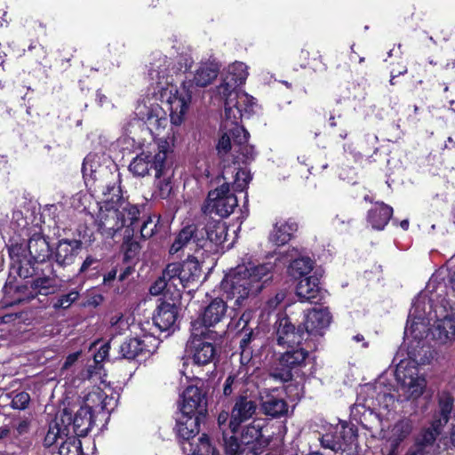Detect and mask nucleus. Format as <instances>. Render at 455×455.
Instances as JSON below:
<instances>
[{"label":"nucleus","mask_w":455,"mask_h":455,"mask_svg":"<svg viewBox=\"0 0 455 455\" xmlns=\"http://www.w3.org/2000/svg\"><path fill=\"white\" fill-rule=\"evenodd\" d=\"M138 115L154 136L159 135L167 126L166 111L157 103L144 106L143 108L139 110Z\"/></svg>","instance_id":"nucleus-18"},{"label":"nucleus","mask_w":455,"mask_h":455,"mask_svg":"<svg viewBox=\"0 0 455 455\" xmlns=\"http://www.w3.org/2000/svg\"><path fill=\"white\" fill-rule=\"evenodd\" d=\"M179 307L175 303L159 300L154 315L153 323L160 331L173 332L178 329Z\"/></svg>","instance_id":"nucleus-15"},{"label":"nucleus","mask_w":455,"mask_h":455,"mask_svg":"<svg viewBox=\"0 0 455 455\" xmlns=\"http://www.w3.org/2000/svg\"><path fill=\"white\" fill-rule=\"evenodd\" d=\"M273 265H240L226 275L222 289L228 299H235V306H242L250 296L258 294L272 279Z\"/></svg>","instance_id":"nucleus-2"},{"label":"nucleus","mask_w":455,"mask_h":455,"mask_svg":"<svg viewBox=\"0 0 455 455\" xmlns=\"http://www.w3.org/2000/svg\"><path fill=\"white\" fill-rule=\"evenodd\" d=\"M110 349V345L105 343L101 345L98 352L93 356L94 368H102L101 363L106 359Z\"/></svg>","instance_id":"nucleus-58"},{"label":"nucleus","mask_w":455,"mask_h":455,"mask_svg":"<svg viewBox=\"0 0 455 455\" xmlns=\"http://www.w3.org/2000/svg\"><path fill=\"white\" fill-rule=\"evenodd\" d=\"M94 416L86 409L80 407L72 420L74 433L78 436L87 435L94 426Z\"/></svg>","instance_id":"nucleus-40"},{"label":"nucleus","mask_w":455,"mask_h":455,"mask_svg":"<svg viewBox=\"0 0 455 455\" xmlns=\"http://www.w3.org/2000/svg\"><path fill=\"white\" fill-rule=\"evenodd\" d=\"M255 399L247 395H240L235 400L228 421V428L236 433L240 426L252 418L257 411Z\"/></svg>","instance_id":"nucleus-14"},{"label":"nucleus","mask_w":455,"mask_h":455,"mask_svg":"<svg viewBox=\"0 0 455 455\" xmlns=\"http://www.w3.org/2000/svg\"><path fill=\"white\" fill-rule=\"evenodd\" d=\"M296 293L301 302L317 303L323 298L319 280L314 275L300 279L296 287Z\"/></svg>","instance_id":"nucleus-25"},{"label":"nucleus","mask_w":455,"mask_h":455,"mask_svg":"<svg viewBox=\"0 0 455 455\" xmlns=\"http://www.w3.org/2000/svg\"><path fill=\"white\" fill-rule=\"evenodd\" d=\"M447 286L451 289L452 295L455 297V266L448 269Z\"/></svg>","instance_id":"nucleus-63"},{"label":"nucleus","mask_w":455,"mask_h":455,"mask_svg":"<svg viewBox=\"0 0 455 455\" xmlns=\"http://www.w3.org/2000/svg\"><path fill=\"white\" fill-rule=\"evenodd\" d=\"M80 355L81 352L79 351L68 355L65 360V363H63L61 371H64L65 370H68L70 366H72L78 360Z\"/></svg>","instance_id":"nucleus-64"},{"label":"nucleus","mask_w":455,"mask_h":455,"mask_svg":"<svg viewBox=\"0 0 455 455\" xmlns=\"http://www.w3.org/2000/svg\"><path fill=\"white\" fill-rule=\"evenodd\" d=\"M260 410L272 419L286 418L290 415L287 401L276 394V390H265L260 394Z\"/></svg>","instance_id":"nucleus-16"},{"label":"nucleus","mask_w":455,"mask_h":455,"mask_svg":"<svg viewBox=\"0 0 455 455\" xmlns=\"http://www.w3.org/2000/svg\"><path fill=\"white\" fill-rule=\"evenodd\" d=\"M357 437L356 427L350 423L341 421L335 427H331L326 433L319 438L321 446L335 452L344 451L353 443Z\"/></svg>","instance_id":"nucleus-10"},{"label":"nucleus","mask_w":455,"mask_h":455,"mask_svg":"<svg viewBox=\"0 0 455 455\" xmlns=\"http://www.w3.org/2000/svg\"><path fill=\"white\" fill-rule=\"evenodd\" d=\"M276 364L270 371V377L281 382H287L292 379V370L305 364L308 355L307 348L300 346L286 347Z\"/></svg>","instance_id":"nucleus-9"},{"label":"nucleus","mask_w":455,"mask_h":455,"mask_svg":"<svg viewBox=\"0 0 455 455\" xmlns=\"http://www.w3.org/2000/svg\"><path fill=\"white\" fill-rule=\"evenodd\" d=\"M95 155H88L83 163L82 172L86 188L96 196H101L95 219L97 231L105 238H113L125 226L124 212L117 208L122 201L120 174L100 164Z\"/></svg>","instance_id":"nucleus-1"},{"label":"nucleus","mask_w":455,"mask_h":455,"mask_svg":"<svg viewBox=\"0 0 455 455\" xmlns=\"http://www.w3.org/2000/svg\"><path fill=\"white\" fill-rule=\"evenodd\" d=\"M260 331L256 327L244 328L240 331V350L241 363L245 366L250 362L252 355L253 347H257V342L260 339Z\"/></svg>","instance_id":"nucleus-31"},{"label":"nucleus","mask_w":455,"mask_h":455,"mask_svg":"<svg viewBox=\"0 0 455 455\" xmlns=\"http://www.w3.org/2000/svg\"><path fill=\"white\" fill-rule=\"evenodd\" d=\"M249 132L243 127L233 130L235 147L234 164H247L253 161L257 152L252 145L248 144Z\"/></svg>","instance_id":"nucleus-19"},{"label":"nucleus","mask_w":455,"mask_h":455,"mask_svg":"<svg viewBox=\"0 0 455 455\" xmlns=\"http://www.w3.org/2000/svg\"><path fill=\"white\" fill-rule=\"evenodd\" d=\"M262 427L260 422L253 421L250 425L246 426L242 432L243 443L248 444L252 443L254 440H258L261 435Z\"/></svg>","instance_id":"nucleus-52"},{"label":"nucleus","mask_w":455,"mask_h":455,"mask_svg":"<svg viewBox=\"0 0 455 455\" xmlns=\"http://www.w3.org/2000/svg\"><path fill=\"white\" fill-rule=\"evenodd\" d=\"M225 99V116L222 123L223 130H228L233 135V130L237 127H243L239 124L244 116L243 108H241L235 101V98L228 92L227 95H220Z\"/></svg>","instance_id":"nucleus-28"},{"label":"nucleus","mask_w":455,"mask_h":455,"mask_svg":"<svg viewBox=\"0 0 455 455\" xmlns=\"http://www.w3.org/2000/svg\"><path fill=\"white\" fill-rule=\"evenodd\" d=\"M248 76L247 66L243 62H235L228 68L226 78L218 87L220 95H227L228 92L233 96V91L243 84Z\"/></svg>","instance_id":"nucleus-22"},{"label":"nucleus","mask_w":455,"mask_h":455,"mask_svg":"<svg viewBox=\"0 0 455 455\" xmlns=\"http://www.w3.org/2000/svg\"><path fill=\"white\" fill-rule=\"evenodd\" d=\"M100 266V260L97 258L89 255L82 263L78 274L84 275H92L99 271Z\"/></svg>","instance_id":"nucleus-55"},{"label":"nucleus","mask_w":455,"mask_h":455,"mask_svg":"<svg viewBox=\"0 0 455 455\" xmlns=\"http://www.w3.org/2000/svg\"><path fill=\"white\" fill-rule=\"evenodd\" d=\"M172 173L170 172V168L168 164H165V168L161 177L156 179V191L157 196L163 199L167 198L172 191Z\"/></svg>","instance_id":"nucleus-46"},{"label":"nucleus","mask_w":455,"mask_h":455,"mask_svg":"<svg viewBox=\"0 0 455 455\" xmlns=\"http://www.w3.org/2000/svg\"><path fill=\"white\" fill-rule=\"evenodd\" d=\"M331 321V313L327 308H313L305 316L303 323L307 339L322 337Z\"/></svg>","instance_id":"nucleus-17"},{"label":"nucleus","mask_w":455,"mask_h":455,"mask_svg":"<svg viewBox=\"0 0 455 455\" xmlns=\"http://www.w3.org/2000/svg\"><path fill=\"white\" fill-rule=\"evenodd\" d=\"M62 280L58 276L52 264L46 263L36 267V276L31 282V288L36 294L50 295L60 291Z\"/></svg>","instance_id":"nucleus-12"},{"label":"nucleus","mask_w":455,"mask_h":455,"mask_svg":"<svg viewBox=\"0 0 455 455\" xmlns=\"http://www.w3.org/2000/svg\"><path fill=\"white\" fill-rule=\"evenodd\" d=\"M29 430V423L27 420H20L14 426V435L16 437L28 433Z\"/></svg>","instance_id":"nucleus-62"},{"label":"nucleus","mask_w":455,"mask_h":455,"mask_svg":"<svg viewBox=\"0 0 455 455\" xmlns=\"http://www.w3.org/2000/svg\"><path fill=\"white\" fill-rule=\"evenodd\" d=\"M443 311L433 331L434 338L443 344L455 339V306L450 305L448 309L443 306Z\"/></svg>","instance_id":"nucleus-21"},{"label":"nucleus","mask_w":455,"mask_h":455,"mask_svg":"<svg viewBox=\"0 0 455 455\" xmlns=\"http://www.w3.org/2000/svg\"><path fill=\"white\" fill-rule=\"evenodd\" d=\"M351 413L355 418L357 413H362L359 421L365 429L373 430L381 427V417L370 408L356 403L352 407Z\"/></svg>","instance_id":"nucleus-39"},{"label":"nucleus","mask_w":455,"mask_h":455,"mask_svg":"<svg viewBox=\"0 0 455 455\" xmlns=\"http://www.w3.org/2000/svg\"><path fill=\"white\" fill-rule=\"evenodd\" d=\"M219 71V65L213 61L201 63L193 79L183 83L184 88L189 89L193 85L205 87L217 77Z\"/></svg>","instance_id":"nucleus-27"},{"label":"nucleus","mask_w":455,"mask_h":455,"mask_svg":"<svg viewBox=\"0 0 455 455\" xmlns=\"http://www.w3.org/2000/svg\"><path fill=\"white\" fill-rule=\"evenodd\" d=\"M60 455H83L81 441L76 436L65 438L59 447Z\"/></svg>","instance_id":"nucleus-47"},{"label":"nucleus","mask_w":455,"mask_h":455,"mask_svg":"<svg viewBox=\"0 0 455 455\" xmlns=\"http://www.w3.org/2000/svg\"><path fill=\"white\" fill-rule=\"evenodd\" d=\"M228 310L227 303L221 299H214L204 307L201 315V323L205 327L214 326L223 320Z\"/></svg>","instance_id":"nucleus-30"},{"label":"nucleus","mask_w":455,"mask_h":455,"mask_svg":"<svg viewBox=\"0 0 455 455\" xmlns=\"http://www.w3.org/2000/svg\"><path fill=\"white\" fill-rule=\"evenodd\" d=\"M167 150L164 146L152 151H142L130 163L129 170L136 176L144 177L150 170H155L156 179H159L167 163Z\"/></svg>","instance_id":"nucleus-8"},{"label":"nucleus","mask_w":455,"mask_h":455,"mask_svg":"<svg viewBox=\"0 0 455 455\" xmlns=\"http://www.w3.org/2000/svg\"><path fill=\"white\" fill-rule=\"evenodd\" d=\"M79 292L76 290L70 291L68 293L54 298L52 300V307L54 310L67 309L78 299Z\"/></svg>","instance_id":"nucleus-49"},{"label":"nucleus","mask_w":455,"mask_h":455,"mask_svg":"<svg viewBox=\"0 0 455 455\" xmlns=\"http://www.w3.org/2000/svg\"><path fill=\"white\" fill-rule=\"evenodd\" d=\"M150 337H145L143 339L138 338H131L126 339L119 348L122 358L132 360L136 356L143 353H152L154 347H149L146 342Z\"/></svg>","instance_id":"nucleus-36"},{"label":"nucleus","mask_w":455,"mask_h":455,"mask_svg":"<svg viewBox=\"0 0 455 455\" xmlns=\"http://www.w3.org/2000/svg\"><path fill=\"white\" fill-rule=\"evenodd\" d=\"M230 150L235 153V147L233 141V136L229 131L225 130V132L219 140L217 144V151L220 156H225Z\"/></svg>","instance_id":"nucleus-53"},{"label":"nucleus","mask_w":455,"mask_h":455,"mask_svg":"<svg viewBox=\"0 0 455 455\" xmlns=\"http://www.w3.org/2000/svg\"><path fill=\"white\" fill-rule=\"evenodd\" d=\"M198 232L203 236L205 243H200V249L208 251H216L222 245L228 236V227L220 220H209L206 224H197Z\"/></svg>","instance_id":"nucleus-13"},{"label":"nucleus","mask_w":455,"mask_h":455,"mask_svg":"<svg viewBox=\"0 0 455 455\" xmlns=\"http://www.w3.org/2000/svg\"><path fill=\"white\" fill-rule=\"evenodd\" d=\"M233 98H235V101L236 104L243 108V112L244 115L250 114L252 110V107L255 105V99L245 92H236L233 91Z\"/></svg>","instance_id":"nucleus-54"},{"label":"nucleus","mask_w":455,"mask_h":455,"mask_svg":"<svg viewBox=\"0 0 455 455\" xmlns=\"http://www.w3.org/2000/svg\"><path fill=\"white\" fill-rule=\"evenodd\" d=\"M296 222L289 220H279L275 222L269 235V241L275 245L280 246L287 243L297 231Z\"/></svg>","instance_id":"nucleus-33"},{"label":"nucleus","mask_w":455,"mask_h":455,"mask_svg":"<svg viewBox=\"0 0 455 455\" xmlns=\"http://www.w3.org/2000/svg\"><path fill=\"white\" fill-rule=\"evenodd\" d=\"M30 401V396L27 392H20L16 394L11 402V406L16 410H24L27 408Z\"/></svg>","instance_id":"nucleus-57"},{"label":"nucleus","mask_w":455,"mask_h":455,"mask_svg":"<svg viewBox=\"0 0 455 455\" xmlns=\"http://www.w3.org/2000/svg\"><path fill=\"white\" fill-rule=\"evenodd\" d=\"M393 215V208L384 203L375 204L368 212L367 220L373 229L382 230Z\"/></svg>","instance_id":"nucleus-35"},{"label":"nucleus","mask_w":455,"mask_h":455,"mask_svg":"<svg viewBox=\"0 0 455 455\" xmlns=\"http://www.w3.org/2000/svg\"><path fill=\"white\" fill-rule=\"evenodd\" d=\"M398 400L401 402L418 399L424 392L426 379L419 374L417 362L411 357L401 360L396 365Z\"/></svg>","instance_id":"nucleus-4"},{"label":"nucleus","mask_w":455,"mask_h":455,"mask_svg":"<svg viewBox=\"0 0 455 455\" xmlns=\"http://www.w3.org/2000/svg\"><path fill=\"white\" fill-rule=\"evenodd\" d=\"M443 426H435V421H432L431 427L424 430L418 439L417 444L419 449L417 451H427L432 447L436 440V437L440 435L442 427Z\"/></svg>","instance_id":"nucleus-45"},{"label":"nucleus","mask_w":455,"mask_h":455,"mask_svg":"<svg viewBox=\"0 0 455 455\" xmlns=\"http://www.w3.org/2000/svg\"><path fill=\"white\" fill-rule=\"evenodd\" d=\"M83 243L77 239H61L58 242L52 257L61 267L72 265L82 250Z\"/></svg>","instance_id":"nucleus-20"},{"label":"nucleus","mask_w":455,"mask_h":455,"mask_svg":"<svg viewBox=\"0 0 455 455\" xmlns=\"http://www.w3.org/2000/svg\"><path fill=\"white\" fill-rule=\"evenodd\" d=\"M180 446L185 455H218L215 447L212 445L205 434L198 438L197 443L180 442Z\"/></svg>","instance_id":"nucleus-38"},{"label":"nucleus","mask_w":455,"mask_h":455,"mask_svg":"<svg viewBox=\"0 0 455 455\" xmlns=\"http://www.w3.org/2000/svg\"><path fill=\"white\" fill-rule=\"evenodd\" d=\"M11 224L13 229L22 228L27 225V220L20 211L12 212Z\"/></svg>","instance_id":"nucleus-60"},{"label":"nucleus","mask_w":455,"mask_h":455,"mask_svg":"<svg viewBox=\"0 0 455 455\" xmlns=\"http://www.w3.org/2000/svg\"><path fill=\"white\" fill-rule=\"evenodd\" d=\"M28 250L31 258L42 265H45V260L51 255L49 242L40 233H35L29 237Z\"/></svg>","instance_id":"nucleus-32"},{"label":"nucleus","mask_w":455,"mask_h":455,"mask_svg":"<svg viewBox=\"0 0 455 455\" xmlns=\"http://www.w3.org/2000/svg\"><path fill=\"white\" fill-rule=\"evenodd\" d=\"M453 409V397L448 392H441L438 395V412L434 417L435 426H444L450 419Z\"/></svg>","instance_id":"nucleus-41"},{"label":"nucleus","mask_w":455,"mask_h":455,"mask_svg":"<svg viewBox=\"0 0 455 455\" xmlns=\"http://www.w3.org/2000/svg\"><path fill=\"white\" fill-rule=\"evenodd\" d=\"M199 415H184L181 413V417L177 420V435L182 439L181 442H191V439L199 433Z\"/></svg>","instance_id":"nucleus-34"},{"label":"nucleus","mask_w":455,"mask_h":455,"mask_svg":"<svg viewBox=\"0 0 455 455\" xmlns=\"http://www.w3.org/2000/svg\"><path fill=\"white\" fill-rule=\"evenodd\" d=\"M169 60L166 56H160L150 64L148 76L152 85H156L158 92H169L167 104L170 110V122L174 126H180L185 120V115L191 102V94L188 92H173L172 80L168 76Z\"/></svg>","instance_id":"nucleus-3"},{"label":"nucleus","mask_w":455,"mask_h":455,"mask_svg":"<svg viewBox=\"0 0 455 455\" xmlns=\"http://www.w3.org/2000/svg\"><path fill=\"white\" fill-rule=\"evenodd\" d=\"M180 411L184 415L202 414L204 411V396L200 388L195 386H188L182 394Z\"/></svg>","instance_id":"nucleus-24"},{"label":"nucleus","mask_w":455,"mask_h":455,"mask_svg":"<svg viewBox=\"0 0 455 455\" xmlns=\"http://www.w3.org/2000/svg\"><path fill=\"white\" fill-rule=\"evenodd\" d=\"M113 397H108L100 388L97 387L89 392L83 400L81 408L86 409L92 414H99L104 411H110V403Z\"/></svg>","instance_id":"nucleus-26"},{"label":"nucleus","mask_w":455,"mask_h":455,"mask_svg":"<svg viewBox=\"0 0 455 455\" xmlns=\"http://www.w3.org/2000/svg\"><path fill=\"white\" fill-rule=\"evenodd\" d=\"M288 254V257L291 260L288 267L290 275L296 279L307 277V275L313 269V260L307 256L301 255V253L294 248L289 251Z\"/></svg>","instance_id":"nucleus-29"},{"label":"nucleus","mask_w":455,"mask_h":455,"mask_svg":"<svg viewBox=\"0 0 455 455\" xmlns=\"http://www.w3.org/2000/svg\"><path fill=\"white\" fill-rule=\"evenodd\" d=\"M275 340L283 347L300 346L302 341H307L303 329L295 327L287 315L279 316L275 323Z\"/></svg>","instance_id":"nucleus-11"},{"label":"nucleus","mask_w":455,"mask_h":455,"mask_svg":"<svg viewBox=\"0 0 455 455\" xmlns=\"http://www.w3.org/2000/svg\"><path fill=\"white\" fill-rule=\"evenodd\" d=\"M411 430L412 425L409 419H401L393 426L390 435L387 438V442L393 451L409 436Z\"/></svg>","instance_id":"nucleus-42"},{"label":"nucleus","mask_w":455,"mask_h":455,"mask_svg":"<svg viewBox=\"0 0 455 455\" xmlns=\"http://www.w3.org/2000/svg\"><path fill=\"white\" fill-rule=\"evenodd\" d=\"M439 317L441 314L434 308L431 299L426 296L416 299L409 312L404 335L420 339L430 321L436 319L438 323Z\"/></svg>","instance_id":"nucleus-5"},{"label":"nucleus","mask_w":455,"mask_h":455,"mask_svg":"<svg viewBox=\"0 0 455 455\" xmlns=\"http://www.w3.org/2000/svg\"><path fill=\"white\" fill-rule=\"evenodd\" d=\"M249 376V369L246 366H241L236 374L229 375L225 381L223 393L226 396L233 394V392L243 385Z\"/></svg>","instance_id":"nucleus-44"},{"label":"nucleus","mask_w":455,"mask_h":455,"mask_svg":"<svg viewBox=\"0 0 455 455\" xmlns=\"http://www.w3.org/2000/svg\"><path fill=\"white\" fill-rule=\"evenodd\" d=\"M167 287H170V283L162 275L150 287V292L153 295H157V294L161 293Z\"/></svg>","instance_id":"nucleus-61"},{"label":"nucleus","mask_w":455,"mask_h":455,"mask_svg":"<svg viewBox=\"0 0 455 455\" xmlns=\"http://www.w3.org/2000/svg\"><path fill=\"white\" fill-rule=\"evenodd\" d=\"M180 267V262H173L170 263L166 266L164 270L163 271L162 275L166 281L170 283V288L173 287L177 291H180L179 288V272Z\"/></svg>","instance_id":"nucleus-51"},{"label":"nucleus","mask_w":455,"mask_h":455,"mask_svg":"<svg viewBox=\"0 0 455 455\" xmlns=\"http://www.w3.org/2000/svg\"><path fill=\"white\" fill-rule=\"evenodd\" d=\"M68 427H61L58 419H56L49 424V428L44 437V445L51 447L58 444L59 441L62 442L68 436Z\"/></svg>","instance_id":"nucleus-43"},{"label":"nucleus","mask_w":455,"mask_h":455,"mask_svg":"<svg viewBox=\"0 0 455 455\" xmlns=\"http://www.w3.org/2000/svg\"><path fill=\"white\" fill-rule=\"evenodd\" d=\"M250 180V174L245 170L239 169L235 173L233 185L234 189L235 191H243L246 188Z\"/></svg>","instance_id":"nucleus-56"},{"label":"nucleus","mask_w":455,"mask_h":455,"mask_svg":"<svg viewBox=\"0 0 455 455\" xmlns=\"http://www.w3.org/2000/svg\"><path fill=\"white\" fill-rule=\"evenodd\" d=\"M203 233L198 232V225L191 224L184 227L177 235L175 240L170 247L171 254L178 253L181 249L188 245H195L200 249V243H205L201 235Z\"/></svg>","instance_id":"nucleus-23"},{"label":"nucleus","mask_w":455,"mask_h":455,"mask_svg":"<svg viewBox=\"0 0 455 455\" xmlns=\"http://www.w3.org/2000/svg\"><path fill=\"white\" fill-rule=\"evenodd\" d=\"M199 323L192 324V333L186 345V352L195 364L207 365L213 362L216 356V347L207 340L209 331L207 329L199 330L196 325Z\"/></svg>","instance_id":"nucleus-6"},{"label":"nucleus","mask_w":455,"mask_h":455,"mask_svg":"<svg viewBox=\"0 0 455 455\" xmlns=\"http://www.w3.org/2000/svg\"><path fill=\"white\" fill-rule=\"evenodd\" d=\"M237 203L236 196L230 191L229 183L226 182L208 193L203 212L227 218L234 212Z\"/></svg>","instance_id":"nucleus-7"},{"label":"nucleus","mask_w":455,"mask_h":455,"mask_svg":"<svg viewBox=\"0 0 455 455\" xmlns=\"http://www.w3.org/2000/svg\"><path fill=\"white\" fill-rule=\"evenodd\" d=\"M231 435H228L225 431H223V440H224V447L226 453L228 455H243L244 452V443L239 442L237 437L235 435V433H233L231 430Z\"/></svg>","instance_id":"nucleus-48"},{"label":"nucleus","mask_w":455,"mask_h":455,"mask_svg":"<svg viewBox=\"0 0 455 455\" xmlns=\"http://www.w3.org/2000/svg\"><path fill=\"white\" fill-rule=\"evenodd\" d=\"M117 208H119L120 211L124 212L125 225L128 224L132 226L138 220L140 215V210L138 206L131 204L128 202H125L123 196L122 201L117 204Z\"/></svg>","instance_id":"nucleus-50"},{"label":"nucleus","mask_w":455,"mask_h":455,"mask_svg":"<svg viewBox=\"0 0 455 455\" xmlns=\"http://www.w3.org/2000/svg\"><path fill=\"white\" fill-rule=\"evenodd\" d=\"M156 228V224L151 218H148L140 227L141 236L143 238H150L154 235Z\"/></svg>","instance_id":"nucleus-59"},{"label":"nucleus","mask_w":455,"mask_h":455,"mask_svg":"<svg viewBox=\"0 0 455 455\" xmlns=\"http://www.w3.org/2000/svg\"><path fill=\"white\" fill-rule=\"evenodd\" d=\"M201 274L199 262L195 259H188L186 261L180 262L179 287L187 288L190 284L196 283Z\"/></svg>","instance_id":"nucleus-37"}]
</instances>
